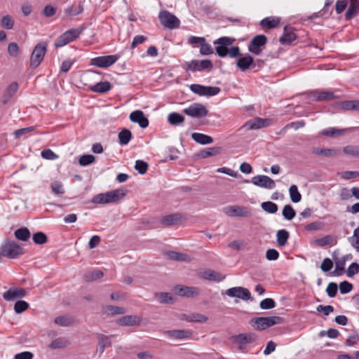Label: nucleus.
I'll list each match as a JSON object with an SVG mask.
<instances>
[{
    "label": "nucleus",
    "instance_id": "nucleus-1",
    "mask_svg": "<svg viewBox=\"0 0 359 359\" xmlns=\"http://www.w3.org/2000/svg\"><path fill=\"white\" fill-rule=\"evenodd\" d=\"M234 41V39L229 36H222L215 41L214 44L216 45V54L220 57H225L229 55V57L235 58L239 56L241 51L238 46L229 47Z\"/></svg>",
    "mask_w": 359,
    "mask_h": 359
},
{
    "label": "nucleus",
    "instance_id": "nucleus-2",
    "mask_svg": "<svg viewBox=\"0 0 359 359\" xmlns=\"http://www.w3.org/2000/svg\"><path fill=\"white\" fill-rule=\"evenodd\" d=\"M128 191L123 189H117L106 193H101L94 196L91 202L95 204H108L119 201L127 194Z\"/></svg>",
    "mask_w": 359,
    "mask_h": 359
},
{
    "label": "nucleus",
    "instance_id": "nucleus-3",
    "mask_svg": "<svg viewBox=\"0 0 359 359\" xmlns=\"http://www.w3.org/2000/svg\"><path fill=\"white\" fill-rule=\"evenodd\" d=\"M283 322V318L280 316L256 317L250 320V324L255 330L262 331Z\"/></svg>",
    "mask_w": 359,
    "mask_h": 359
},
{
    "label": "nucleus",
    "instance_id": "nucleus-4",
    "mask_svg": "<svg viewBox=\"0 0 359 359\" xmlns=\"http://www.w3.org/2000/svg\"><path fill=\"white\" fill-rule=\"evenodd\" d=\"M2 256L9 259H17L24 254L22 247L14 241L5 240L0 247Z\"/></svg>",
    "mask_w": 359,
    "mask_h": 359
},
{
    "label": "nucleus",
    "instance_id": "nucleus-5",
    "mask_svg": "<svg viewBox=\"0 0 359 359\" xmlns=\"http://www.w3.org/2000/svg\"><path fill=\"white\" fill-rule=\"evenodd\" d=\"M83 30V29L81 27L68 29L57 38L55 41V46L60 48L74 41L82 33Z\"/></svg>",
    "mask_w": 359,
    "mask_h": 359
},
{
    "label": "nucleus",
    "instance_id": "nucleus-6",
    "mask_svg": "<svg viewBox=\"0 0 359 359\" xmlns=\"http://www.w3.org/2000/svg\"><path fill=\"white\" fill-rule=\"evenodd\" d=\"M47 51V43L46 42H40L34 47L30 57V67L36 68L43 60L44 56Z\"/></svg>",
    "mask_w": 359,
    "mask_h": 359
},
{
    "label": "nucleus",
    "instance_id": "nucleus-7",
    "mask_svg": "<svg viewBox=\"0 0 359 359\" xmlns=\"http://www.w3.org/2000/svg\"><path fill=\"white\" fill-rule=\"evenodd\" d=\"M158 19L161 24L165 28L175 29L180 27V20L168 11H161L158 14Z\"/></svg>",
    "mask_w": 359,
    "mask_h": 359
},
{
    "label": "nucleus",
    "instance_id": "nucleus-8",
    "mask_svg": "<svg viewBox=\"0 0 359 359\" xmlns=\"http://www.w3.org/2000/svg\"><path fill=\"white\" fill-rule=\"evenodd\" d=\"M223 212L228 217H250L252 212L246 207L240 205H228L223 208Z\"/></svg>",
    "mask_w": 359,
    "mask_h": 359
},
{
    "label": "nucleus",
    "instance_id": "nucleus-9",
    "mask_svg": "<svg viewBox=\"0 0 359 359\" xmlns=\"http://www.w3.org/2000/svg\"><path fill=\"white\" fill-rule=\"evenodd\" d=\"M267 43V37L263 34L254 36L248 44V50L254 55H259Z\"/></svg>",
    "mask_w": 359,
    "mask_h": 359
},
{
    "label": "nucleus",
    "instance_id": "nucleus-10",
    "mask_svg": "<svg viewBox=\"0 0 359 359\" xmlns=\"http://www.w3.org/2000/svg\"><path fill=\"white\" fill-rule=\"evenodd\" d=\"M183 112L191 117L197 118L205 117L208 114L207 108L201 103L191 104L189 107L184 109Z\"/></svg>",
    "mask_w": 359,
    "mask_h": 359
},
{
    "label": "nucleus",
    "instance_id": "nucleus-11",
    "mask_svg": "<svg viewBox=\"0 0 359 359\" xmlns=\"http://www.w3.org/2000/svg\"><path fill=\"white\" fill-rule=\"evenodd\" d=\"M119 57L118 55L99 56L91 60V65L100 68H107L114 65Z\"/></svg>",
    "mask_w": 359,
    "mask_h": 359
},
{
    "label": "nucleus",
    "instance_id": "nucleus-12",
    "mask_svg": "<svg viewBox=\"0 0 359 359\" xmlns=\"http://www.w3.org/2000/svg\"><path fill=\"white\" fill-rule=\"evenodd\" d=\"M225 294L230 297H236L244 301L252 299L250 290L243 287H233L226 290Z\"/></svg>",
    "mask_w": 359,
    "mask_h": 359
},
{
    "label": "nucleus",
    "instance_id": "nucleus-13",
    "mask_svg": "<svg viewBox=\"0 0 359 359\" xmlns=\"http://www.w3.org/2000/svg\"><path fill=\"white\" fill-rule=\"evenodd\" d=\"M27 294V290L25 288L12 287L4 292L3 297L7 302H13L25 297Z\"/></svg>",
    "mask_w": 359,
    "mask_h": 359
},
{
    "label": "nucleus",
    "instance_id": "nucleus-14",
    "mask_svg": "<svg viewBox=\"0 0 359 359\" xmlns=\"http://www.w3.org/2000/svg\"><path fill=\"white\" fill-rule=\"evenodd\" d=\"M251 182L255 186L268 189H273L276 187L275 181L266 175H255L252 178Z\"/></svg>",
    "mask_w": 359,
    "mask_h": 359
},
{
    "label": "nucleus",
    "instance_id": "nucleus-15",
    "mask_svg": "<svg viewBox=\"0 0 359 359\" xmlns=\"http://www.w3.org/2000/svg\"><path fill=\"white\" fill-rule=\"evenodd\" d=\"M307 95L311 101L316 102L332 100L336 98V96L332 91H320L316 90L310 91Z\"/></svg>",
    "mask_w": 359,
    "mask_h": 359
},
{
    "label": "nucleus",
    "instance_id": "nucleus-16",
    "mask_svg": "<svg viewBox=\"0 0 359 359\" xmlns=\"http://www.w3.org/2000/svg\"><path fill=\"white\" fill-rule=\"evenodd\" d=\"M257 335L252 332L241 333L237 335H233L230 338L233 343L238 344H251L257 341Z\"/></svg>",
    "mask_w": 359,
    "mask_h": 359
},
{
    "label": "nucleus",
    "instance_id": "nucleus-17",
    "mask_svg": "<svg viewBox=\"0 0 359 359\" xmlns=\"http://www.w3.org/2000/svg\"><path fill=\"white\" fill-rule=\"evenodd\" d=\"M163 334L170 339L182 340L189 339L193 332L189 330H171L163 331Z\"/></svg>",
    "mask_w": 359,
    "mask_h": 359
},
{
    "label": "nucleus",
    "instance_id": "nucleus-18",
    "mask_svg": "<svg viewBox=\"0 0 359 359\" xmlns=\"http://www.w3.org/2000/svg\"><path fill=\"white\" fill-rule=\"evenodd\" d=\"M271 123V119L257 117L247 121L244 127H246L248 130H255L267 127L270 126Z\"/></svg>",
    "mask_w": 359,
    "mask_h": 359
},
{
    "label": "nucleus",
    "instance_id": "nucleus-19",
    "mask_svg": "<svg viewBox=\"0 0 359 359\" xmlns=\"http://www.w3.org/2000/svg\"><path fill=\"white\" fill-rule=\"evenodd\" d=\"M174 291L179 296L189 298L199 294V290L195 287L177 285L174 287Z\"/></svg>",
    "mask_w": 359,
    "mask_h": 359
},
{
    "label": "nucleus",
    "instance_id": "nucleus-20",
    "mask_svg": "<svg viewBox=\"0 0 359 359\" xmlns=\"http://www.w3.org/2000/svg\"><path fill=\"white\" fill-rule=\"evenodd\" d=\"M296 39L297 35L294 33V29L290 26L286 25L283 29V33L279 41L282 45H290Z\"/></svg>",
    "mask_w": 359,
    "mask_h": 359
},
{
    "label": "nucleus",
    "instance_id": "nucleus-21",
    "mask_svg": "<svg viewBox=\"0 0 359 359\" xmlns=\"http://www.w3.org/2000/svg\"><path fill=\"white\" fill-rule=\"evenodd\" d=\"M129 118L132 122L138 123L142 128H146L149 126V119L141 110L133 111L130 114Z\"/></svg>",
    "mask_w": 359,
    "mask_h": 359
},
{
    "label": "nucleus",
    "instance_id": "nucleus-22",
    "mask_svg": "<svg viewBox=\"0 0 359 359\" xmlns=\"http://www.w3.org/2000/svg\"><path fill=\"white\" fill-rule=\"evenodd\" d=\"M142 318L135 315L124 316L117 320L116 323L120 326L140 325Z\"/></svg>",
    "mask_w": 359,
    "mask_h": 359
},
{
    "label": "nucleus",
    "instance_id": "nucleus-23",
    "mask_svg": "<svg viewBox=\"0 0 359 359\" xmlns=\"http://www.w3.org/2000/svg\"><path fill=\"white\" fill-rule=\"evenodd\" d=\"M182 215L180 213H173L167 215L161 219V224L164 226H171L180 223Z\"/></svg>",
    "mask_w": 359,
    "mask_h": 359
},
{
    "label": "nucleus",
    "instance_id": "nucleus-24",
    "mask_svg": "<svg viewBox=\"0 0 359 359\" xmlns=\"http://www.w3.org/2000/svg\"><path fill=\"white\" fill-rule=\"evenodd\" d=\"M253 64L254 59L250 55L241 57L236 60V65L242 72H245L250 68H252Z\"/></svg>",
    "mask_w": 359,
    "mask_h": 359
},
{
    "label": "nucleus",
    "instance_id": "nucleus-25",
    "mask_svg": "<svg viewBox=\"0 0 359 359\" xmlns=\"http://www.w3.org/2000/svg\"><path fill=\"white\" fill-rule=\"evenodd\" d=\"M312 153L318 156L334 158L339 156L341 154V151L340 149H337L313 148L312 149Z\"/></svg>",
    "mask_w": 359,
    "mask_h": 359
},
{
    "label": "nucleus",
    "instance_id": "nucleus-26",
    "mask_svg": "<svg viewBox=\"0 0 359 359\" xmlns=\"http://www.w3.org/2000/svg\"><path fill=\"white\" fill-rule=\"evenodd\" d=\"M280 19L276 17H267L260 21V26L262 28L271 29L277 27L280 24Z\"/></svg>",
    "mask_w": 359,
    "mask_h": 359
},
{
    "label": "nucleus",
    "instance_id": "nucleus-27",
    "mask_svg": "<svg viewBox=\"0 0 359 359\" xmlns=\"http://www.w3.org/2000/svg\"><path fill=\"white\" fill-rule=\"evenodd\" d=\"M201 276L203 279L215 282H220L224 279V276H223L221 273L211 269L205 271L202 273Z\"/></svg>",
    "mask_w": 359,
    "mask_h": 359
},
{
    "label": "nucleus",
    "instance_id": "nucleus-28",
    "mask_svg": "<svg viewBox=\"0 0 359 359\" xmlns=\"http://www.w3.org/2000/svg\"><path fill=\"white\" fill-rule=\"evenodd\" d=\"M110 336H106L102 334H100L97 335L98 340V350L100 354H102L107 347H109L111 346V341L110 339Z\"/></svg>",
    "mask_w": 359,
    "mask_h": 359
},
{
    "label": "nucleus",
    "instance_id": "nucleus-29",
    "mask_svg": "<svg viewBox=\"0 0 359 359\" xmlns=\"http://www.w3.org/2000/svg\"><path fill=\"white\" fill-rule=\"evenodd\" d=\"M359 10V1L350 0V5L345 14L346 20H349L356 15Z\"/></svg>",
    "mask_w": 359,
    "mask_h": 359
},
{
    "label": "nucleus",
    "instance_id": "nucleus-30",
    "mask_svg": "<svg viewBox=\"0 0 359 359\" xmlns=\"http://www.w3.org/2000/svg\"><path fill=\"white\" fill-rule=\"evenodd\" d=\"M111 88V85L109 81H100L90 87L91 91L98 93H107L110 90Z\"/></svg>",
    "mask_w": 359,
    "mask_h": 359
},
{
    "label": "nucleus",
    "instance_id": "nucleus-31",
    "mask_svg": "<svg viewBox=\"0 0 359 359\" xmlns=\"http://www.w3.org/2000/svg\"><path fill=\"white\" fill-rule=\"evenodd\" d=\"M221 151H222V148L219 147L205 148V149L201 150L197 154V156L200 158H208L210 156H216L218 154H219Z\"/></svg>",
    "mask_w": 359,
    "mask_h": 359
},
{
    "label": "nucleus",
    "instance_id": "nucleus-32",
    "mask_svg": "<svg viewBox=\"0 0 359 359\" xmlns=\"http://www.w3.org/2000/svg\"><path fill=\"white\" fill-rule=\"evenodd\" d=\"M191 138L197 143L203 145L211 144L213 142V139L212 137L199 133H192Z\"/></svg>",
    "mask_w": 359,
    "mask_h": 359
},
{
    "label": "nucleus",
    "instance_id": "nucleus-33",
    "mask_svg": "<svg viewBox=\"0 0 359 359\" xmlns=\"http://www.w3.org/2000/svg\"><path fill=\"white\" fill-rule=\"evenodd\" d=\"M155 296L160 304H172L174 303V298L169 292H158Z\"/></svg>",
    "mask_w": 359,
    "mask_h": 359
},
{
    "label": "nucleus",
    "instance_id": "nucleus-34",
    "mask_svg": "<svg viewBox=\"0 0 359 359\" xmlns=\"http://www.w3.org/2000/svg\"><path fill=\"white\" fill-rule=\"evenodd\" d=\"M15 238L22 241H27L31 236L29 230L26 227H21L14 232Z\"/></svg>",
    "mask_w": 359,
    "mask_h": 359
},
{
    "label": "nucleus",
    "instance_id": "nucleus-35",
    "mask_svg": "<svg viewBox=\"0 0 359 359\" xmlns=\"http://www.w3.org/2000/svg\"><path fill=\"white\" fill-rule=\"evenodd\" d=\"M55 323L63 327L71 326L74 324V318L69 316L65 315L56 317L54 320Z\"/></svg>",
    "mask_w": 359,
    "mask_h": 359
},
{
    "label": "nucleus",
    "instance_id": "nucleus-36",
    "mask_svg": "<svg viewBox=\"0 0 359 359\" xmlns=\"http://www.w3.org/2000/svg\"><path fill=\"white\" fill-rule=\"evenodd\" d=\"M277 243L279 246H285L287 243V240L290 237L289 232L285 229H280L278 231L277 234Z\"/></svg>",
    "mask_w": 359,
    "mask_h": 359
},
{
    "label": "nucleus",
    "instance_id": "nucleus-37",
    "mask_svg": "<svg viewBox=\"0 0 359 359\" xmlns=\"http://www.w3.org/2000/svg\"><path fill=\"white\" fill-rule=\"evenodd\" d=\"M335 263V269L333 271L331 272V275L333 276H340L344 274L345 272V265L344 259L336 260Z\"/></svg>",
    "mask_w": 359,
    "mask_h": 359
},
{
    "label": "nucleus",
    "instance_id": "nucleus-38",
    "mask_svg": "<svg viewBox=\"0 0 359 359\" xmlns=\"http://www.w3.org/2000/svg\"><path fill=\"white\" fill-rule=\"evenodd\" d=\"M184 121V117L177 113V112H172L168 115V121L170 125L177 126Z\"/></svg>",
    "mask_w": 359,
    "mask_h": 359
},
{
    "label": "nucleus",
    "instance_id": "nucleus-39",
    "mask_svg": "<svg viewBox=\"0 0 359 359\" xmlns=\"http://www.w3.org/2000/svg\"><path fill=\"white\" fill-rule=\"evenodd\" d=\"M132 138V133L128 129H123L118 133V140L121 145L127 144Z\"/></svg>",
    "mask_w": 359,
    "mask_h": 359
},
{
    "label": "nucleus",
    "instance_id": "nucleus-40",
    "mask_svg": "<svg viewBox=\"0 0 359 359\" xmlns=\"http://www.w3.org/2000/svg\"><path fill=\"white\" fill-rule=\"evenodd\" d=\"M104 312L111 316H115L118 314H124L126 311L123 307L108 305L104 308Z\"/></svg>",
    "mask_w": 359,
    "mask_h": 359
},
{
    "label": "nucleus",
    "instance_id": "nucleus-41",
    "mask_svg": "<svg viewBox=\"0 0 359 359\" xmlns=\"http://www.w3.org/2000/svg\"><path fill=\"white\" fill-rule=\"evenodd\" d=\"M290 199L293 203H299L302 199V195L298 191L297 186L292 184L289 189Z\"/></svg>",
    "mask_w": 359,
    "mask_h": 359
},
{
    "label": "nucleus",
    "instance_id": "nucleus-42",
    "mask_svg": "<svg viewBox=\"0 0 359 359\" xmlns=\"http://www.w3.org/2000/svg\"><path fill=\"white\" fill-rule=\"evenodd\" d=\"M341 106L344 110L359 111V100L344 101L341 102Z\"/></svg>",
    "mask_w": 359,
    "mask_h": 359
},
{
    "label": "nucleus",
    "instance_id": "nucleus-43",
    "mask_svg": "<svg viewBox=\"0 0 359 359\" xmlns=\"http://www.w3.org/2000/svg\"><path fill=\"white\" fill-rule=\"evenodd\" d=\"M351 246L359 252V226L354 229L353 235L348 238Z\"/></svg>",
    "mask_w": 359,
    "mask_h": 359
},
{
    "label": "nucleus",
    "instance_id": "nucleus-44",
    "mask_svg": "<svg viewBox=\"0 0 359 359\" xmlns=\"http://www.w3.org/2000/svg\"><path fill=\"white\" fill-rule=\"evenodd\" d=\"M261 207L265 212L270 214H274L278 210L277 204L271 201H266L262 203Z\"/></svg>",
    "mask_w": 359,
    "mask_h": 359
},
{
    "label": "nucleus",
    "instance_id": "nucleus-45",
    "mask_svg": "<svg viewBox=\"0 0 359 359\" xmlns=\"http://www.w3.org/2000/svg\"><path fill=\"white\" fill-rule=\"evenodd\" d=\"M282 215L287 220H292L296 215V212L290 205H285L283 207Z\"/></svg>",
    "mask_w": 359,
    "mask_h": 359
},
{
    "label": "nucleus",
    "instance_id": "nucleus-46",
    "mask_svg": "<svg viewBox=\"0 0 359 359\" xmlns=\"http://www.w3.org/2000/svg\"><path fill=\"white\" fill-rule=\"evenodd\" d=\"M83 11V7L80 3L77 6H71L65 10V14L70 16H74L81 13Z\"/></svg>",
    "mask_w": 359,
    "mask_h": 359
},
{
    "label": "nucleus",
    "instance_id": "nucleus-47",
    "mask_svg": "<svg viewBox=\"0 0 359 359\" xmlns=\"http://www.w3.org/2000/svg\"><path fill=\"white\" fill-rule=\"evenodd\" d=\"M345 154L359 158V146L348 145L344 147Z\"/></svg>",
    "mask_w": 359,
    "mask_h": 359
},
{
    "label": "nucleus",
    "instance_id": "nucleus-48",
    "mask_svg": "<svg viewBox=\"0 0 359 359\" xmlns=\"http://www.w3.org/2000/svg\"><path fill=\"white\" fill-rule=\"evenodd\" d=\"M183 68L186 71H191L193 72H200L199 60H192L190 62H186L183 65Z\"/></svg>",
    "mask_w": 359,
    "mask_h": 359
},
{
    "label": "nucleus",
    "instance_id": "nucleus-49",
    "mask_svg": "<svg viewBox=\"0 0 359 359\" xmlns=\"http://www.w3.org/2000/svg\"><path fill=\"white\" fill-rule=\"evenodd\" d=\"M166 255L170 259L175 261H186L187 255L175 251H168Z\"/></svg>",
    "mask_w": 359,
    "mask_h": 359
},
{
    "label": "nucleus",
    "instance_id": "nucleus-50",
    "mask_svg": "<svg viewBox=\"0 0 359 359\" xmlns=\"http://www.w3.org/2000/svg\"><path fill=\"white\" fill-rule=\"evenodd\" d=\"M104 276V273L100 270H95L93 271H90L85 274V279L86 281H93L102 278Z\"/></svg>",
    "mask_w": 359,
    "mask_h": 359
},
{
    "label": "nucleus",
    "instance_id": "nucleus-51",
    "mask_svg": "<svg viewBox=\"0 0 359 359\" xmlns=\"http://www.w3.org/2000/svg\"><path fill=\"white\" fill-rule=\"evenodd\" d=\"M29 304L23 300H18L14 305V311L16 313L20 314L26 311L29 308Z\"/></svg>",
    "mask_w": 359,
    "mask_h": 359
},
{
    "label": "nucleus",
    "instance_id": "nucleus-52",
    "mask_svg": "<svg viewBox=\"0 0 359 359\" xmlns=\"http://www.w3.org/2000/svg\"><path fill=\"white\" fill-rule=\"evenodd\" d=\"M32 239L33 241L37 245H42L48 241L46 235L41 231L34 233Z\"/></svg>",
    "mask_w": 359,
    "mask_h": 359
},
{
    "label": "nucleus",
    "instance_id": "nucleus-53",
    "mask_svg": "<svg viewBox=\"0 0 359 359\" xmlns=\"http://www.w3.org/2000/svg\"><path fill=\"white\" fill-rule=\"evenodd\" d=\"M52 192L55 195H62L65 193L63 185L60 182L54 181L50 184Z\"/></svg>",
    "mask_w": 359,
    "mask_h": 359
},
{
    "label": "nucleus",
    "instance_id": "nucleus-54",
    "mask_svg": "<svg viewBox=\"0 0 359 359\" xmlns=\"http://www.w3.org/2000/svg\"><path fill=\"white\" fill-rule=\"evenodd\" d=\"M95 161V158L92 154H86L80 157L79 163L81 166H87Z\"/></svg>",
    "mask_w": 359,
    "mask_h": 359
},
{
    "label": "nucleus",
    "instance_id": "nucleus-55",
    "mask_svg": "<svg viewBox=\"0 0 359 359\" xmlns=\"http://www.w3.org/2000/svg\"><path fill=\"white\" fill-rule=\"evenodd\" d=\"M344 132V130L337 129L334 128H330L322 130V132L320 133L325 136L333 137V136L340 135L343 134Z\"/></svg>",
    "mask_w": 359,
    "mask_h": 359
},
{
    "label": "nucleus",
    "instance_id": "nucleus-56",
    "mask_svg": "<svg viewBox=\"0 0 359 359\" xmlns=\"http://www.w3.org/2000/svg\"><path fill=\"white\" fill-rule=\"evenodd\" d=\"M259 306L263 310L271 309L276 306V302L271 298H266L261 301Z\"/></svg>",
    "mask_w": 359,
    "mask_h": 359
},
{
    "label": "nucleus",
    "instance_id": "nucleus-57",
    "mask_svg": "<svg viewBox=\"0 0 359 359\" xmlns=\"http://www.w3.org/2000/svg\"><path fill=\"white\" fill-rule=\"evenodd\" d=\"M135 168L141 175H144L147 172L148 169V164L144 161L137 160L135 162Z\"/></svg>",
    "mask_w": 359,
    "mask_h": 359
},
{
    "label": "nucleus",
    "instance_id": "nucleus-58",
    "mask_svg": "<svg viewBox=\"0 0 359 359\" xmlns=\"http://www.w3.org/2000/svg\"><path fill=\"white\" fill-rule=\"evenodd\" d=\"M1 25L6 29H12L14 21L9 15L4 16L1 20Z\"/></svg>",
    "mask_w": 359,
    "mask_h": 359
},
{
    "label": "nucleus",
    "instance_id": "nucleus-59",
    "mask_svg": "<svg viewBox=\"0 0 359 359\" xmlns=\"http://www.w3.org/2000/svg\"><path fill=\"white\" fill-rule=\"evenodd\" d=\"M346 276L348 277H353V276L359 273V264L357 262H353L349 265L346 271Z\"/></svg>",
    "mask_w": 359,
    "mask_h": 359
},
{
    "label": "nucleus",
    "instance_id": "nucleus-60",
    "mask_svg": "<svg viewBox=\"0 0 359 359\" xmlns=\"http://www.w3.org/2000/svg\"><path fill=\"white\" fill-rule=\"evenodd\" d=\"M20 48L18 45L15 42H11L8 46V53L13 57H16L18 56Z\"/></svg>",
    "mask_w": 359,
    "mask_h": 359
},
{
    "label": "nucleus",
    "instance_id": "nucleus-61",
    "mask_svg": "<svg viewBox=\"0 0 359 359\" xmlns=\"http://www.w3.org/2000/svg\"><path fill=\"white\" fill-rule=\"evenodd\" d=\"M66 345L67 343L63 339L57 338L48 345V348L51 349H57L64 348L66 346Z\"/></svg>",
    "mask_w": 359,
    "mask_h": 359
},
{
    "label": "nucleus",
    "instance_id": "nucleus-62",
    "mask_svg": "<svg viewBox=\"0 0 359 359\" xmlns=\"http://www.w3.org/2000/svg\"><path fill=\"white\" fill-rule=\"evenodd\" d=\"M35 126H30L27 128H23L20 129H18L13 132V135L15 138H20L23 135H27V133L33 131L35 129Z\"/></svg>",
    "mask_w": 359,
    "mask_h": 359
},
{
    "label": "nucleus",
    "instance_id": "nucleus-63",
    "mask_svg": "<svg viewBox=\"0 0 359 359\" xmlns=\"http://www.w3.org/2000/svg\"><path fill=\"white\" fill-rule=\"evenodd\" d=\"M200 72L207 70L210 72L213 69V64L211 60L205 59L199 61Z\"/></svg>",
    "mask_w": 359,
    "mask_h": 359
},
{
    "label": "nucleus",
    "instance_id": "nucleus-64",
    "mask_svg": "<svg viewBox=\"0 0 359 359\" xmlns=\"http://www.w3.org/2000/svg\"><path fill=\"white\" fill-rule=\"evenodd\" d=\"M353 285L346 280L341 282L339 286L341 294L350 292L353 290Z\"/></svg>",
    "mask_w": 359,
    "mask_h": 359
}]
</instances>
